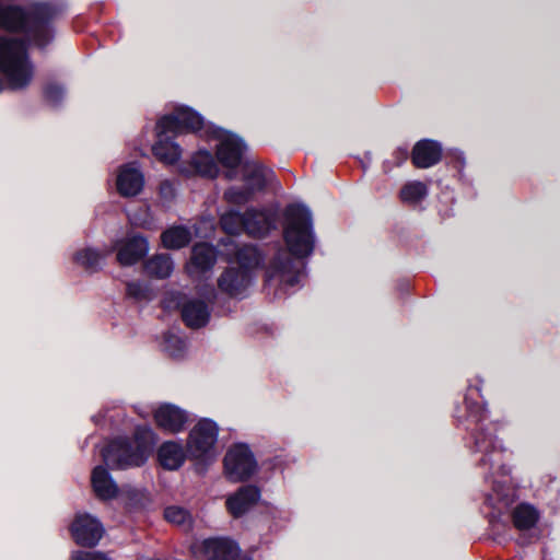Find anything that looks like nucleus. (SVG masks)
<instances>
[{"instance_id":"nucleus-1","label":"nucleus","mask_w":560,"mask_h":560,"mask_svg":"<svg viewBox=\"0 0 560 560\" xmlns=\"http://www.w3.org/2000/svg\"><path fill=\"white\" fill-rule=\"evenodd\" d=\"M62 13L51 2H30L24 5L0 2V31L21 34L25 40L44 48L55 36L54 21ZM0 72L13 91L27 88L34 75L23 39L0 35Z\"/></svg>"},{"instance_id":"nucleus-2","label":"nucleus","mask_w":560,"mask_h":560,"mask_svg":"<svg viewBox=\"0 0 560 560\" xmlns=\"http://www.w3.org/2000/svg\"><path fill=\"white\" fill-rule=\"evenodd\" d=\"M155 130L158 140L152 147V151L161 162L174 164L182 155L180 147L170 135L194 132L218 141L217 159L226 168L225 177L228 179H235L238 172L242 177L245 176L244 167H241V138L211 122H206L203 117L192 108L183 105L176 106L171 114L159 119Z\"/></svg>"},{"instance_id":"nucleus-3","label":"nucleus","mask_w":560,"mask_h":560,"mask_svg":"<svg viewBox=\"0 0 560 560\" xmlns=\"http://www.w3.org/2000/svg\"><path fill=\"white\" fill-rule=\"evenodd\" d=\"M283 240L266 269L265 289L273 299L285 298L300 287L306 262L316 243L311 210L300 203L289 205L283 214Z\"/></svg>"},{"instance_id":"nucleus-4","label":"nucleus","mask_w":560,"mask_h":560,"mask_svg":"<svg viewBox=\"0 0 560 560\" xmlns=\"http://www.w3.org/2000/svg\"><path fill=\"white\" fill-rule=\"evenodd\" d=\"M488 419V411L482 406L478 404L468 406L466 419L470 440L468 446L472 452L482 454L478 462L479 466H488L493 474L505 476L508 471L502 465L504 448L495 435L497 425Z\"/></svg>"},{"instance_id":"nucleus-5","label":"nucleus","mask_w":560,"mask_h":560,"mask_svg":"<svg viewBox=\"0 0 560 560\" xmlns=\"http://www.w3.org/2000/svg\"><path fill=\"white\" fill-rule=\"evenodd\" d=\"M153 431L148 427H138L132 439L117 438L103 450L102 457L110 469H128L142 466L152 447Z\"/></svg>"},{"instance_id":"nucleus-6","label":"nucleus","mask_w":560,"mask_h":560,"mask_svg":"<svg viewBox=\"0 0 560 560\" xmlns=\"http://www.w3.org/2000/svg\"><path fill=\"white\" fill-rule=\"evenodd\" d=\"M218 425L210 419L200 420L189 432L187 454L190 458L208 463L215 457Z\"/></svg>"},{"instance_id":"nucleus-7","label":"nucleus","mask_w":560,"mask_h":560,"mask_svg":"<svg viewBox=\"0 0 560 560\" xmlns=\"http://www.w3.org/2000/svg\"><path fill=\"white\" fill-rule=\"evenodd\" d=\"M278 222V210L272 206L259 208L247 207V235L265 237L276 230Z\"/></svg>"},{"instance_id":"nucleus-8","label":"nucleus","mask_w":560,"mask_h":560,"mask_svg":"<svg viewBox=\"0 0 560 560\" xmlns=\"http://www.w3.org/2000/svg\"><path fill=\"white\" fill-rule=\"evenodd\" d=\"M275 173L258 159L247 155V201L264 194L275 182Z\"/></svg>"},{"instance_id":"nucleus-9","label":"nucleus","mask_w":560,"mask_h":560,"mask_svg":"<svg viewBox=\"0 0 560 560\" xmlns=\"http://www.w3.org/2000/svg\"><path fill=\"white\" fill-rule=\"evenodd\" d=\"M102 524L89 514L78 515L72 523L71 534L78 545L94 547L102 538Z\"/></svg>"},{"instance_id":"nucleus-10","label":"nucleus","mask_w":560,"mask_h":560,"mask_svg":"<svg viewBox=\"0 0 560 560\" xmlns=\"http://www.w3.org/2000/svg\"><path fill=\"white\" fill-rule=\"evenodd\" d=\"M241 551L240 545L229 537H210L200 545V552L208 560H237Z\"/></svg>"},{"instance_id":"nucleus-11","label":"nucleus","mask_w":560,"mask_h":560,"mask_svg":"<svg viewBox=\"0 0 560 560\" xmlns=\"http://www.w3.org/2000/svg\"><path fill=\"white\" fill-rule=\"evenodd\" d=\"M117 260L121 266H132L140 261L149 252L148 240L140 235H128L117 245Z\"/></svg>"},{"instance_id":"nucleus-12","label":"nucleus","mask_w":560,"mask_h":560,"mask_svg":"<svg viewBox=\"0 0 560 560\" xmlns=\"http://www.w3.org/2000/svg\"><path fill=\"white\" fill-rule=\"evenodd\" d=\"M218 285L221 291L231 296L240 295L245 289V256L244 250L237 252V267H229L219 278Z\"/></svg>"},{"instance_id":"nucleus-13","label":"nucleus","mask_w":560,"mask_h":560,"mask_svg":"<svg viewBox=\"0 0 560 560\" xmlns=\"http://www.w3.org/2000/svg\"><path fill=\"white\" fill-rule=\"evenodd\" d=\"M156 424L165 431L177 433L184 430L188 421L185 410L172 404L161 405L154 412Z\"/></svg>"},{"instance_id":"nucleus-14","label":"nucleus","mask_w":560,"mask_h":560,"mask_svg":"<svg viewBox=\"0 0 560 560\" xmlns=\"http://www.w3.org/2000/svg\"><path fill=\"white\" fill-rule=\"evenodd\" d=\"M144 185L142 173L135 163L122 165L117 175L116 186L118 192L124 197H133L140 194Z\"/></svg>"},{"instance_id":"nucleus-15","label":"nucleus","mask_w":560,"mask_h":560,"mask_svg":"<svg viewBox=\"0 0 560 560\" xmlns=\"http://www.w3.org/2000/svg\"><path fill=\"white\" fill-rule=\"evenodd\" d=\"M217 248L208 243H197L191 249L187 271L190 276L210 270L217 261Z\"/></svg>"},{"instance_id":"nucleus-16","label":"nucleus","mask_w":560,"mask_h":560,"mask_svg":"<svg viewBox=\"0 0 560 560\" xmlns=\"http://www.w3.org/2000/svg\"><path fill=\"white\" fill-rule=\"evenodd\" d=\"M442 147L438 141L423 139L412 149L411 160L418 168H429L441 161Z\"/></svg>"},{"instance_id":"nucleus-17","label":"nucleus","mask_w":560,"mask_h":560,"mask_svg":"<svg viewBox=\"0 0 560 560\" xmlns=\"http://www.w3.org/2000/svg\"><path fill=\"white\" fill-rule=\"evenodd\" d=\"M259 469L254 453L247 446V518L253 517V506L257 504L265 513L269 514L271 512V506L265 501H260V487L250 483Z\"/></svg>"},{"instance_id":"nucleus-18","label":"nucleus","mask_w":560,"mask_h":560,"mask_svg":"<svg viewBox=\"0 0 560 560\" xmlns=\"http://www.w3.org/2000/svg\"><path fill=\"white\" fill-rule=\"evenodd\" d=\"M224 472L232 482H243L245 479V444L237 443L224 456Z\"/></svg>"},{"instance_id":"nucleus-19","label":"nucleus","mask_w":560,"mask_h":560,"mask_svg":"<svg viewBox=\"0 0 560 560\" xmlns=\"http://www.w3.org/2000/svg\"><path fill=\"white\" fill-rule=\"evenodd\" d=\"M182 318L189 328H201L206 326L210 319V308L208 304L201 300H188L182 306Z\"/></svg>"},{"instance_id":"nucleus-20","label":"nucleus","mask_w":560,"mask_h":560,"mask_svg":"<svg viewBox=\"0 0 560 560\" xmlns=\"http://www.w3.org/2000/svg\"><path fill=\"white\" fill-rule=\"evenodd\" d=\"M187 450L176 442H164L158 450V459L160 465L167 470H177L180 468L187 456Z\"/></svg>"},{"instance_id":"nucleus-21","label":"nucleus","mask_w":560,"mask_h":560,"mask_svg":"<svg viewBox=\"0 0 560 560\" xmlns=\"http://www.w3.org/2000/svg\"><path fill=\"white\" fill-rule=\"evenodd\" d=\"M91 482L95 494L102 500H110L118 494V486L107 468L103 466H96L93 469Z\"/></svg>"},{"instance_id":"nucleus-22","label":"nucleus","mask_w":560,"mask_h":560,"mask_svg":"<svg viewBox=\"0 0 560 560\" xmlns=\"http://www.w3.org/2000/svg\"><path fill=\"white\" fill-rule=\"evenodd\" d=\"M514 499L515 491L512 487L505 481H493L492 492L487 494L486 502L501 514L514 502Z\"/></svg>"},{"instance_id":"nucleus-23","label":"nucleus","mask_w":560,"mask_h":560,"mask_svg":"<svg viewBox=\"0 0 560 560\" xmlns=\"http://www.w3.org/2000/svg\"><path fill=\"white\" fill-rule=\"evenodd\" d=\"M191 174L215 178L219 174V165L214 156L208 150H199L190 158Z\"/></svg>"},{"instance_id":"nucleus-24","label":"nucleus","mask_w":560,"mask_h":560,"mask_svg":"<svg viewBox=\"0 0 560 560\" xmlns=\"http://www.w3.org/2000/svg\"><path fill=\"white\" fill-rule=\"evenodd\" d=\"M511 517L516 529L527 530L537 524L539 512L532 504L521 503L512 510Z\"/></svg>"},{"instance_id":"nucleus-25","label":"nucleus","mask_w":560,"mask_h":560,"mask_svg":"<svg viewBox=\"0 0 560 560\" xmlns=\"http://www.w3.org/2000/svg\"><path fill=\"white\" fill-rule=\"evenodd\" d=\"M161 241L167 249H179L190 243L191 232L187 226L174 225L162 233Z\"/></svg>"},{"instance_id":"nucleus-26","label":"nucleus","mask_w":560,"mask_h":560,"mask_svg":"<svg viewBox=\"0 0 560 560\" xmlns=\"http://www.w3.org/2000/svg\"><path fill=\"white\" fill-rule=\"evenodd\" d=\"M145 272L158 279L168 278L174 270V262L168 254H156L144 264Z\"/></svg>"},{"instance_id":"nucleus-27","label":"nucleus","mask_w":560,"mask_h":560,"mask_svg":"<svg viewBox=\"0 0 560 560\" xmlns=\"http://www.w3.org/2000/svg\"><path fill=\"white\" fill-rule=\"evenodd\" d=\"M104 254L100 250L85 247L74 254V261L89 272H96L102 268Z\"/></svg>"},{"instance_id":"nucleus-28","label":"nucleus","mask_w":560,"mask_h":560,"mask_svg":"<svg viewBox=\"0 0 560 560\" xmlns=\"http://www.w3.org/2000/svg\"><path fill=\"white\" fill-rule=\"evenodd\" d=\"M220 224L225 233L238 235L245 230V214L231 209L221 215Z\"/></svg>"},{"instance_id":"nucleus-29","label":"nucleus","mask_w":560,"mask_h":560,"mask_svg":"<svg viewBox=\"0 0 560 560\" xmlns=\"http://www.w3.org/2000/svg\"><path fill=\"white\" fill-rule=\"evenodd\" d=\"M428 195V188L422 182H409L400 190V199L404 202L417 203Z\"/></svg>"},{"instance_id":"nucleus-30","label":"nucleus","mask_w":560,"mask_h":560,"mask_svg":"<svg viewBox=\"0 0 560 560\" xmlns=\"http://www.w3.org/2000/svg\"><path fill=\"white\" fill-rule=\"evenodd\" d=\"M186 340L174 331H167L163 338V350L173 358L182 357L186 351Z\"/></svg>"},{"instance_id":"nucleus-31","label":"nucleus","mask_w":560,"mask_h":560,"mask_svg":"<svg viewBox=\"0 0 560 560\" xmlns=\"http://www.w3.org/2000/svg\"><path fill=\"white\" fill-rule=\"evenodd\" d=\"M226 509L235 518L245 514V485H241L237 491L226 499Z\"/></svg>"},{"instance_id":"nucleus-32","label":"nucleus","mask_w":560,"mask_h":560,"mask_svg":"<svg viewBox=\"0 0 560 560\" xmlns=\"http://www.w3.org/2000/svg\"><path fill=\"white\" fill-rule=\"evenodd\" d=\"M165 520L172 524L190 526V515L187 510L180 506L172 505L164 511Z\"/></svg>"},{"instance_id":"nucleus-33","label":"nucleus","mask_w":560,"mask_h":560,"mask_svg":"<svg viewBox=\"0 0 560 560\" xmlns=\"http://www.w3.org/2000/svg\"><path fill=\"white\" fill-rule=\"evenodd\" d=\"M127 295L137 301L151 300V289L142 281H130L126 285Z\"/></svg>"},{"instance_id":"nucleus-34","label":"nucleus","mask_w":560,"mask_h":560,"mask_svg":"<svg viewBox=\"0 0 560 560\" xmlns=\"http://www.w3.org/2000/svg\"><path fill=\"white\" fill-rule=\"evenodd\" d=\"M44 96L48 104L57 107L66 96L65 88L56 82L48 83L44 89Z\"/></svg>"},{"instance_id":"nucleus-35","label":"nucleus","mask_w":560,"mask_h":560,"mask_svg":"<svg viewBox=\"0 0 560 560\" xmlns=\"http://www.w3.org/2000/svg\"><path fill=\"white\" fill-rule=\"evenodd\" d=\"M265 261V257L261 252L254 246L247 244V285L250 282L249 270L260 267Z\"/></svg>"},{"instance_id":"nucleus-36","label":"nucleus","mask_w":560,"mask_h":560,"mask_svg":"<svg viewBox=\"0 0 560 560\" xmlns=\"http://www.w3.org/2000/svg\"><path fill=\"white\" fill-rule=\"evenodd\" d=\"M159 196L162 201L170 205L176 198V187L172 180L165 179L160 183Z\"/></svg>"},{"instance_id":"nucleus-37","label":"nucleus","mask_w":560,"mask_h":560,"mask_svg":"<svg viewBox=\"0 0 560 560\" xmlns=\"http://www.w3.org/2000/svg\"><path fill=\"white\" fill-rule=\"evenodd\" d=\"M224 199L231 206H242L245 203V188L244 187H230L224 192Z\"/></svg>"},{"instance_id":"nucleus-38","label":"nucleus","mask_w":560,"mask_h":560,"mask_svg":"<svg viewBox=\"0 0 560 560\" xmlns=\"http://www.w3.org/2000/svg\"><path fill=\"white\" fill-rule=\"evenodd\" d=\"M70 560H108L105 555L97 551H73Z\"/></svg>"},{"instance_id":"nucleus-39","label":"nucleus","mask_w":560,"mask_h":560,"mask_svg":"<svg viewBox=\"0 0 560 560\" xmlns=\"http://www.w3.org/2000/svg\"><path fill=\"white\" fill-rule=\"evenodd\" d=\"M395 154H397L400 163L407 159L408 151L406 149H398Z\"/></svg>"},{"instance_id":"nucleus-40","label":"nucleus","mask_w":560,"mask_h":560,"mask_svg":"<svg viewBox=\"0 0 560 560\" xmlns=\"http://www.w3.org/2000/svg\"><path fill=\"white\" fill-rule=\"evenodd\" d=\"M130 221L136 224V225H140L142 228H145V229H149L150 228V222L148 220H143V221H137L136 218L131 217L130 218Z\"/></svg>"},{"instance_id":"nucleus-41","label":"nucleus","mask_w":560,"mask_h":560,"mask_svg":"<svg viewBox=\"0 0 560 560\" xmlns=\"http://www.w3.org/2000/svg\"><path fill=\"white\" fill-rule=\"evenodd\" d=\"M269 479H270V474L265 475L264 477H260V478H259V482H264V483H265V482H267Z\"/></svg>"},{"instance_id":"nucleus-42","label":"nucleus","mask_w":560,"mask_h":560,"mask_svg":"<svg viewBox=\"0 0 560 560\" xmlns=\"http://www.w3.org/2000/svg\"><path fill=\"white\" fill-rule=\"evenodd\" d=\"M4 90V83L2 79L0 78V93Z\"/></svg>"},{"instance_id":"nucleus-43","label":"nucleus","mask_w":560,"mask_h":560,"mask_svg":"<svg viewBox=\"0 0 560 560\" xmlns=\"http://www.w3.org/2000/svg\"><path fill=\"white\" fill-rule=\"evenodd\" d=\"M458 159L460 160V164L463 165L464 164V158H463L462 153H459Z\"/></svg>"},{"instance_id":"nucleus-44","label":"nucleus","mask_w":560,"mask_h":560,"mask_svg":"<svg viewBox=\"0 0 560 560\" xmlns=\"http://www.w3.org/2000/svg\"><path fill=\"white\" fill-rule=\"evenodd\" d=\"M247 560H252V559L247 558Z\"/></svg>"}]
</instances>
